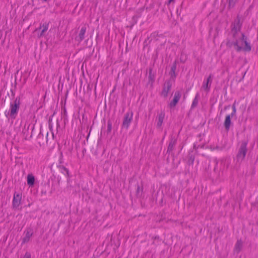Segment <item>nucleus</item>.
<instances>
[{"mask_svg": "<svg viewBox=\"0 0 258 258\" xmlns=\"http://www.w3.org/2000/svg\"><path fill=\"white\" fill-rule=\"evenodd\" d=\"M231 31L233 33L234 38L236 37V35L241 30L242 24L240 23V17L237 16L234 22L231 25Z\"/></svg>", "mask_w": 258, "mask_h": 258, "instance_id": "f03ea898", "label": "nucleus"}, {"mask_svg": "<svg viewBox=\"0 0 258 258\" xmlns=\"http://www.w3.org/2000/svg\"><path fill=\"white\" fill-rule=\"evenodd\" d=\"M87 27L85 25H83L80 30L78 35L76 37V40L79 42H81L85 38V35L86 32Z\"/></svg>", "mask_w": 258, "mask_h": 258, "instance_id": "6e6552de", "label": "nucleus"}, {"mask_svg": "<svg viewBox=\"0 0 258 258\" xmlns=\"http://www.w3.org/2000/svg\"><path fill=\"white\" fill-rule=\"evenodd\" d=\"M181 96V94L180 92L179 91H176L174 93L173 100L169 104V107L171 108H174L179 101Z\"/></svg>", "mask_w": 258, "mask_h": 258, "instance_id": "0eeeda50", "label": "nucleus"}, {"mask_svg": "<svg viewBox=\"0 0 258 258\" xmlns=\"http://www.w3.org/2000/svg\"><path fill=\"white\" fill-rule=\"evenodd\" d=\"M142 191H143V189L141 188L140 186L139 185H138L137 188V191H136L137 196H140L141 195Z\"/></svg>", "mask_w": 258, "mask_h": 258, "instance_id": "393cba45", "label": "nucleus"}, {"mask_svg": "<svg viewBox=\"0 0 258 258\" xmlns=\"http://www.w3.org/2000/svg\"><path fill=\"white\" fill-rule=\"evenodd\" d=\"M35 178L32 174H28L27 176V184L29 186H32L34 184Z\"/></svg>", "mask_w": 258, "mask_h": 258, "instance_id": "a211bd4d", "label": "nucleus"}, {"mask_svg": "<svg viewBox=\"0 0 258 258\" xmlns=\"http://www.w3.org/2000/svg\"><path fill=\"white\" fill-rule=\"evenodd\" d=\"M173 1H174V0H169L168 3L169 4V3H171V2H173Z\"/></svg>", "mask_w": 258, "mask_h": 258, "instance_id": "72a5a7b5", "label": "nucleus"}, {"mask_svg": "<svg viewBox=\"0 0 258 258\" xmlns=\"http://www.w3.org/2000/svg\"><path fill=\"white\" fill-rule=\"evenodd\" d=\"M229 107H230V105H228V106H225L224 109L226 110V109H227V108H228Z\"/></svg>", "mask_w": 258, "mask_h": 258, "instance_id": "473e14b6", "label": "nucleus"}, {"mask_svg": "<svg viewBox=\"0 0 258 258\" xmlns=\"http://www.w3.org/2000/svg\"><path fill=\"white\" fill-rule=\"evenodd\" d=\"M149 79L152 83L155 80V75L152 74V69L150 68L149 70Z\"/></svg>", "mask_w": 258, "mask_h": 258, "instance_id": "aec40b11", "label": "nucleus"}, {"mask_svg": "<svg viewBox=\"0 0 258 258\" xmlns=\"http://www.w3.org/2000/svg\"><path fill=\"white\" fill-rule=\"evenodd\" d=\"M177 61L176 60L174 61V62L171 68L170 71H176V67H177Z\"/></svg>", "mask_w": 258, "mask_h": 258, "instance_id": "a878e982", "label": "nucleus"}, {"mask_svg": "<svg viewBox=\"0 0 258 258\" xmlns=\"http://www.w3.org/2000/svg\"><path fill=\"white\" fill-rule=\"evenodd\" d=\"M199 94L197 93L192 102L191 108H195L197 106L199 102Z\"/></svg>", "mask_w": 258, "mask_h": 258, "instance_id": "6ab92c4d", "label": "nucleus"}, {"mask_svg": "<svg viewBox=\"0 0 258 258\" xmlns=\"http://www.w3.org/2000/svg\"><path fill=\"white\" fill-rule=\"evenodd\" d=\"M112 130V123L110 120H108L107 122V133H109L111 132Z\"/></svg>", "mask_w": 258, "mask_h": 258, "instance_id": "b1692460", "label": "nucleus"}, {"mask_svg": "<svg viewBox=\"0 0 258 258\" xmlns=\"http://www.w3.org/2000/svg\"><path fill=\"white\" fill-rule=\"evenodd\" d=\"M236 112L235 111H232L230 114H228V115H230V117H233L236 115Z\"/></svg>", "mask_w": 258, "mask_h": 258, "instance_id": "c85d7f7f", "label": "nucleus"}, {"mask_svg": "<svg viewBox=\"0 0 258 258\" xmlns=\"http://www.w3.org/2000/svg\"><path fill=\"white\" fill-rule=\"evenodd\" d=\"M20 106V98L16 97L13 102L10 103V116L12 118H15Z\"/></svg>", "mask_w": 258, "mask_h": 258, "instance_id": "f257e3e1", "label": "nucleus"}, {"mask_svg": "<svg viewBox=\"0 0 258 258\" xmlns=\"http://www.w3.org/2000/svg\"><path fill=\"white\" fill-rule=\"evenodd\" d=\"M32 1H33V0H32Z\"/></svg>", "mask_w": 258, "mask_h": 258, "instance_id": "4c0bfd02", "label": "nucleus"}, {"mask_svg": "<svg viewBox=\"0 0 258 258\" xmlns=\"http://www.w3.org/2000/svg\"><path fill=\"white\" fill-rule=\"evenodd\" d=\"M231 123V117L230 115H227L226 116L224 122V125L226 131H229L230 129V125Z\"/></svg>", "mask_w": 258, "mask_h": 258, "instance_id": "f3484780", "label": "nucleus"}, {"mask_svg": "<svg viewBox=\"0 0 258 258\" xmlns=\"http://www.w3.org/2000/svg\"><path fill=\"white\" fill-rule=\"evenodd\" d=\"M241 40L245 44V47L243 48L244 50L246 51H249L251 50V46L247 42L246 38L245 37L244 34L243 33L241 34Z\"/></svg>", "mask_w": 258, "mask_h": 258, "instance_id": "2eb2a0df", "label": "nucleus"}, {"mask_svg": "<svg viewBox=\"0 0 258 258\" xmlns=\"http://www.w3.org/2000/svg\"><path fill=\"white\" fill-rule=\"evenodd\" d=\"M133 112L132 111H129L126 112L123 117L122 128H124L126 130L128 129L133 120Z\"/></svg>", "mask_w": 258, "mask_h": 258, "instance_id": "20e7f679", "label": "nucleus"}, {"mask_svg": "<svg viewBox=\"0 0 258 258\" xmlns=\"http://www.w3.org/2000/svg\"><path fill=\"white\" fill-rule=\"evenodd\" d=\"M247 144L245 141H242L241 146L239 149L237 155V159L239 160H243L246 155L247 152Z\"/></svg>", "mask_w": 258, "mask_h": 258, "instance_id": "7ed1b4c3", "label": "nucleus"}, {"mask_svg": "<svg viewBox=\"0 0 258 258\" xmlns=\"http://www.w3.org/2000/svg\"><path fill=\"white\" fill-rule=\"evenodd\" d=\"M23 258H31V254L29 252H26Z\"/></svg>", "mask_w": 258, "mask_h": 258, "instance_id": "bb28decb", "label": "nucleus"}, {"mask_svg": "<svg viewBox=\"0 0 258 258\" xmlns=\"http://www.w3.org/2000/svg\"><path fill=\"white\" fill-rule=\"evenodd\" d=\"M212 82V75H210L206 81H204L202 85V88L207 92L210 91L211 83Z\"/></svg>", "mask_w": 258, "mask_h": 258, "instance_id": "f8f14e48", "label": "nucleus"}, {"mask_svg": "<svg viewBox=\"0 0 258 258\" xmlns=\"http://www.w3.org/2000/svg\"><path fill=\"white\" fill-rule=\"evenodd\" d=\"M180 61H181V62H184V61H183V59H180Z\"/></svg>", "mask_w": 258, "mask_h": 258, "instance_id": "c9c22d12", "label": "nucleus"}, {"mask_svg": "<svg viewBox=\"0 0 258 258\" xmlns=\"http://www.w3.org/2000/svg\"><path fill=\"white\" fill-rule=\"evenodd\" d=\"M243 246V242L241 239L238 240L234 246V250L236 253H239Z\"/></svg>", "mask_w": 258, "mask_h": 258, "instance_id": "dca6fc26", "label": "nucleus"}, {"mask_svg": "<svg viewBox=\"0 0 258 258\" xmlns=\"http://www.w3.org/2000/svg\"><path fill=\"white\" fill-rule=\"evenodd\" d=\"M172 87V83L170 80H166L163 87L162 91L161 93V95L164 97H167L168 95V93L170 91Z\"/></svg>", "mask_w": 258, "mask_h": 258, "instance_id": "39448f33", "label": "nucleus"}, {"mask_svg": "<svg viewBox=\"0 0 258 258\" xmlns=\"http://www.w3.org/2000/svg\"><path fill=\"white\" fill-rule=\"evenodd\" d=\"M169 75L170 76V80H172L173 81H174V80L175 78L176 77V74L175 73V71H170L169 72Z\"/></svg>", "mask_w": 258, "mask_h": 258, "instance_id": "4be33fe9", "label": "nucleus"}, {"mask_svg": "<svg viewBox=\"0 0 258 258\" xmlns=\"http://www.w3.org/2000/svg\"><path fill=\"white\" fill-rule=\"evenodd\" d=\"M21 195L20 194L15 193L13 200V207L14 208L17 209L21 204Z\"/></svg>", "mask_w": 258, "mask_h": 258, "instance_id": "1a4fd4ad", "label": "nucleus"}, {"mask_svg": "<svg viewBox=\"0 0 258 258\" xmlns=\"http://www.w3.org/2000/svg\"><path fill=\"white\" fill-rule=\"evenodd\" d=\"M49 23L47 22H45L42 24L40 25V27L35 30V31H40V33L38 34V37L39 38L42 37L44 36L45 34V33L48 29Z\"/></svg>", "mask_w": 258, "mask_h": 258, "instance_id": "423d86ee", "label": "nucleus"}, {"mask_svg": "<svg viewBox=\"0 0 258 258\" xmlns=\"http://www.w3.org/2000/svg\"><path fill=\"white\" fill-rule=\"evenodd\" d=\"M65 170H66V174H67V175H68V176H69V171H68V170L67 168H66V169H65Z\"/></svg>", "mask_w": 258, "mask_h": 258, "instance_id": "c756f323", "label": "nucleus"}, {"mask_svg": "<svg viewBox=\"0 0 258 258\" xmlns=\"http://www.w3.org/2000/svg\"><path fill=\"white\" fill-rule=\"evenodd\" d=\"M61 112H64V106H62L61 107Z\"/></svg>", "mask_w": 258, "mask_h": 258, "instance_id": "2f4dec72", "label": "nucleus"}, {"mask_svg": "<svg viewBox=\"0 0 258 258\" xmlns=\"http://www.w3.org/2000/svg\"><path fill=\"white\" fill-rule=\"evenodd\" d=\"M177 143V138L174 136H171L169 145L167 148V153H170L171 152L174 148V146Z\"/></svg>", "mask_w": 258, "mask_h": 258, "instance_id": "9b49d317", "label": "nucleus"}, {"mask_svg": "<svg viewBox=\"0 0 258 258\" xmlns=\"http://www.w3.org/2000/svg\"><path fill=\"white\" fill-rule=\"evenodd\" d=\"M232 111L236 112V108L235 103L232 105Z\"/></svg>", "mask_w": 258, "mask_h": 258, "instance_id": "cd10ccee", "label": "nucleus"}, {"mask_svg": "<svg viewBox=\"0 0 258 258\" xmlns=\"http://www.w3.org/2000/svg\"><path fill=\"white\" fill-rule=\"evenodd\" d=\"M24 233L25 235L22 239L23 244L28 242L33 234V230L31 228H27Z\"/></svg>", "mask_w": 258, "mask_h": 258, "instance_id": "9d476101", "label": "nucleus"}, {"mask_svg": "<svg viewBox=\"0 0 258 258\" xmlns=\"http://www.w3.org/2000/svg\"><path fill=\"white\" fill-rule=\"evenodd\" d=\"M233 45L235 47V49L237 51H240L242 49V47L238 45V41L236 40L233 42Z\"/></svg>", "mask_w": 258, "mask_h": 258, "instance_id": "412c9836", "label": "nucleus"}, {"mask_svg": "<svg viewBox=\"0 0 258 258\" xmlns=\"http://www.w3.org/2000/svg\"><path fill=\"white\" fill-rule=\"evenodd\" d=\"M190 160L191 161V163H193L194 161V158H193L192 156L190 157Z\"/></svg>", "mask_w": 258, "mask_h": 258, "instance_id": "7c9ffc66", "label": "nucleus"}, {"mask_svg": "<svg viewBox=\"0 0 258 258\" xmlns=\"http://www.w3.org/2000/svg\"><path fill=\"white\" fill-rule=\"evenodd\" d=\"M165 117V112L164 111H161L160 113L158 114L157 116V127L159 128L162 126V124L163 122V120Z\"/></svg>", "mask_w": 258, "mask_h": 258, "instance_id": "4468645a", "label": "nucleus"}, {"mask_svg": "<svg viewBox=\"0 0 258 258\" xmlns=\"http://www.w3.org/2000/svg\"><path fill=\"white\" fill-rule=\"evenodd\" d=\"M63 163L64 161L63 158V154L62 152L61 151L60 152V157L58 160V163L57 166L62 173H63V172L64 171V165L63 164Z\"/></svg>", "mask_w": 258, "mask_h": 258, "instance_id": "ddd939ff", "label": "nucleus"}, {"mask_svg": "<svg viewBox=\"0 0 258 258\" xmlns=\"http://www.w3.org/2000/svg\"><path fill=\"white\" fill-rule=\"evenodd\" d=\"M180 61H181V62H184V61H183V59H180Z\"/></svg>", "mask_w": 258, "mask_h": 258, "instance_id": "f704fd0d", "label": "nucleus"}, {"mask_svg": "<svg viewBox=\"0 0 258 258\" xmlns=\"http://www.w3.org/2000/svg\"><path fill=\"white\" fill-rule=\"evenodd\" d=\"M237 2V0H229L228 2V7L229 8H233L236 3Z\"/></svg>", "mask_w": 258, "mask_h": 258, "instance_id": "5701e85b", "label": "nucleus"}, {"mask_svg": "<svg viewBox=\"0 0 258 258\" xmlns=\"http://www.w3.org/2000/svg\"><path fill=\"white\" fill-rule=\"evenodd\" d=\"M63 87V84H61V87L62 88Z\"/></svg>", "mask_w": 258, "mask_h": 258, "instance_id": "e433bc0d", "label": "nucleus"}]
</instances>
